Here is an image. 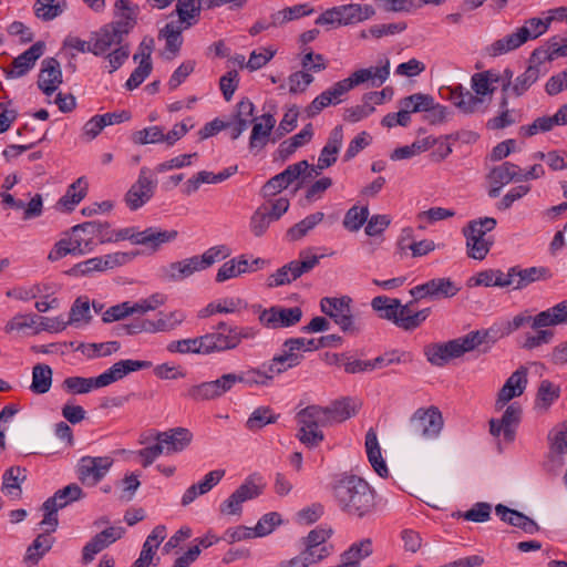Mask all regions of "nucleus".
I'll return each mask as SVG.
<instances>
[{
  "mask_svg": "<svg viewBox=\"0 0 567 567\" xmlns=\"http://www.w3.org/2000/svg\"><path fill=\"white\" fill-rule=\"evenodd\" d=\"M332 497L341 512L351 517L363 518L375 509L374 489L363 478L342 474L330 485Z\"/></svg>",
  "mask_w": 567,
  "mask_h": 567,
  "instance_id": "nucleus-1",
  "label": "nucleus"
},
{
  "mask_svg": "<svg viewBox=\"0 0 567 567\" xmlns=\"http://www.w3.org/2000/svg\"><path fill=\"white\" fill-rule=\"evenodd\" d=\"M488 336V330H476L447 342L430 343L424 347V355L432 365L444 367L450 360L461 358L485 343Z\"/></svg>",
  "mask_w": 567,
  "mask_h": 567,
  "instance_id": "nucleus-2",
  "label": "nucleus"
},
{
  "mask_svg": "<svg viewBox=\"0 0 567 567\" xmlns=\"http://www.w3.org/2000/svg\"><path fill=\"white\" fill-rule=\"evenodd\" d=\"M230 255V250L225 245L208 248L200 256H192L179 261L168 264L161 269V277L165 281H182L189 278L197 271L205 270L219 259H225Z\"/></svg>",
  "mask_w": 567,
  "mask_h": 567,
  "instance_id": "nucleus-3",
  "label": "nucleus"
},
{
  "mask_svg": "<svg viewBox=\"0 0 567 567\" xmlns=\"http://www.w3.org/2000/svg\"><path fill=\"white\" fill-rule=\"evenodd\" d=\"M443 424L442 413L436 406L420 408L410 417V435L413 439L432 440L439 436Z\"/></svg>",
  "mask_w": 567,
  "mask_h": 567,
  "instance_id": "nucleus-4",
  "label": "nucleus"
},
{
  "mask_svg": "<svg viewBox=\"0 0 567 567\" xmlns=\"http://www.w3.org/2000/svg\"><path fill=\"white\" fill-rule=\"evenodd\" d=\"M84 223L75 225L71 228L69 238L60 239L50 251L48 258L56 261L66 255L82 256L93 251L96 243L92 235H84Z\"/></svg>",
  "mask_w": 567,
  "mask_h": 567,
  "instance_id": "nucleus-5",
  "label": "nucleus"
},
{
  "mask_svg": "<svg viewBox=\"0 0 567 567\" xmlns=\"http://www.w3.org/2000/svg\"><path fill=\"white\" fill-rule=\"evenodd\" d=\"M565 306L559 307V303L554 305L536 315H530L528 311L520 312L513 317L508 322V332H514L524 326L530 328H539L542 326H563L567 320V310Z\"/></svg>",
  "mask_w": 567,
  "mask_h": 567,
  "instance_id": "nucleus-6",
  "label": "nucleus"
},
{
  "mask_svg": "<svg viewBox=\"0 0 567 567\" xmlns=\"http://www.w3.org/2000/svg\"><path fill=\"white\" fill-rule=\"evenodd\" d=\"M84 496L82 488L78 484H70L56 491L53 496L49 497L42 505L44 516L41 522L42 526H49L50 532H54L58 527V511L66 507L69 504L81 499Z\"/></svg>",
  "mask_w": 567,
  "mask_h": 567,
  "instance_id": "nucleus-7",
  "label": "nucleus"
},
{
  "mask_svg": "<svg viewBox=\"0 0 567 567\" xmlns=\"http://www.w3.org/2000/svg\"><path fill=\"white\" fill-rule=\"evenodd\" d=\"M351 298L343 296L341 298L324 297L320 301L321 311L330 317L340 329L350 334L358 333L360 328L355 323L351 312Z\"/></svg>",
  "mask_w": 567,
  "mask_h": 567,
  "instance_id": "nucleus-8",
  "label": "nucleus"
},
{
  "mask_svg": "<svg viewBox=\"0 0 567 567\" xmlns=\"http://www.w3.org/2000/svg\"><path fill=\"white\" fill-rule=\"evenodd\" d=\"M241 380L237 373H225L220 378L192 385L186 396L194 401L215 400L229 392Z\"/></svg>",
  "mask_w": 567,
  "mask_h": 567,
  "instance_id": "nucleus-9",
  "label": "nucleus"
},
{
  "mask_svg": "<svg viewBox=\"0 0 567 567\" xmlns=\"http://www.w3.org/2000/svg\"><path fill=\"white\" fill-rule=\"evenodd\" d=\"M400 105L411 107L414 113L424 112V121L435 125L446 121L449 110L446 106L435 103L430 94L414 93L400 101Z\"/></svg>",
  "mask_w": 567,
  "mask_h": 567,
  "instance_id": "nucleus-10",
  "label": "nucleus"
},
{
  "mask_svg": "<svg viewBox=\"0 0 567 567\" xmlns=\"http://www.w3.org/2000/svg\"><path fill=\"white\" fill-rule=\"evenodd\" d=\"M262 492L264 485L257 484L255 477L249 476L220 504L219 512L223 515L239 516L243 512V503L257 498Z\"/></svg>",
  "mask_w": 567,
  "mask_h": 567,
  "instance_id": "nucleus-11",
  "label": "nucleus"
},
{
  "mask_svg": "<svg viewBox=\"0 0 567 567\" xmlns=\"http://www.w3.org/2000/svg\"><path fill=\"white\" fill-rule=\"evenodd\" d=\"M114 460L111 456H83L78 464V477L86 486H95L109 473Z\"/></svg>",
  "mask_w": 567,
  "mask_h": 567,
  "instance_id": "nucleus-12",
  "label": "nucleus"
},
{
  "mask_svg": "<svg viewBox=\"0 0 567 567\" xmlns=\"http://www.w3.org/2000/svg\"><path fill=\"white\" fill-rule=\"evenodd\" d=\"M150 169L142 167L137 181L125 194V203L131 210H136L145 205L154 195L157 181L148 176Z\"/></svg>",
  "mask_w": 567,
  "mask_h": 567,
  "instance_id": "nucleus-13",
  "label": "nucleus"
},
{
  "mask_svg": "<svg viewBox=\"0 0 567 567\" xmlns=\"http://www.w3.org/2000/svg\"><path fill=\"white\" fill-rule=\"evenodd\" d=\"M460 288L450 278H435L422 285H417L410 290L415 300L430 298L440 300L454 297Z\"/></svg>",
  "mask_w": 567,
  "mask_h": 567,
  "instance_id": "nucleus-14",
  "label": "nucleus"
},
{
  "mask_svg": "<svg viewBox=\"0 0 567 567\" xmlns=\"http://www.w3.org/2000/svg\"><path fill=\"white\" fill-rule=\"evenodd\" d=\"M302 318L299 307L285 308L272 306L259 315V321L269 329L288 328L297 324Z\"/></svg>",
  "mask_w": 567,
  "mask_h": 567,
  "instance_id": "nucleus-15",
  "label": "nucleus"
},
{
  "mask_svg": "<svg viewBox=\"0 0 567 567\" xmlns=\"http://www.w3.org/2000/svg\"><path fill=\"white\" fill-rule=\"evenodd\" d=\"M140 7L131 3L130 0H116L114 4L115 20L109 25L125 38L136 25Z\"/></svg>",
  "mask_w": 567,
  "mask_h": 567,
  "instance_id": "nucleus-16",
  "label": "nucleus"
},
{
  "mask_svg": "<svg viewBox=\"0 0 567 567\" xmlns=\"http://www.w3.org/2000/svg\"><path fill=\"white\" fill-rule=\"evenodd\" d=\"M522 416V408L517 403L508 405L501 419H492L489 421V432L493 436L503 434L507 442L514 441L515 429Z\"/></svg>",
  "mask_w": 567,
  "mask_h": 567,
  "instance_id": "nucleus-17",
  "label": "nucleus"
},
{
  "mask_svg": "<svg viewBox=\"0 0 567 567\" xmlns=\"http://www.w3.org/2000/svg\"><path fill=\"white\" fill-rule=\"evenodd\" d=\"M125 529L121 526H112L96 534L82 550V559L84 563H90L94 559V556L122 538Z\"/></svg>",
  "mask_w": 567,
  "mask_h": 567,
  "instance_id": "nucleus-18",
  "label": "nucleus"
},
{
  "mask_svg": "<svg viewBox=\"0 0 567 567\" xmlns=\"http://www.w3.org/2000/svg\"><path fill=\"white\" fill-rule=\"evenodd\" d=\"M62 83L60 62L55 58H45L38 75V87L47 95H52Z\"/></svg>",
  "mask_w": 567,
  "mask_h": 567,
  "instance_id": "nucleus-19",
  "label": "nucleus"
},
{
  "mask_svg": "<svg viewBox=\"0 0 567 567\" xmlns=\"http://www.w3.org/2000/svg\"><path fill=\"white\" fill-rule=\"evenodd\" d=\"M152 367L151 361L143 360H120L114 363L110 369L99 375L97 382L102 384V388L110 385L113 382H116L124 377H126L131 372L140 371L143 369H148Z\"/></svg>",
  "mask_w": 567,
  "mask_h": 567,
  "instance_id": "nucleus-20",
  "label": "nucleus"
},
{
  "mask_svg": "<svg viewBox=\"0 0 567 567\" xmlns=\"http://www.w3.org/2000/svg\"><path fill=\"white\" fill-rule=\"evenodd\" d=\"M44 53V43L35 42L12 61V69L6 70L7 78L16 79L25 75L35 64V61Z\"/></svg>",
  "mask_w": 567,
  "mask_h": 567,
  "instance_id": "nucleus-21",
  "label": "nucleus"
},
{
  "mask_svg": "<svg viewBox=\"0 0 567 567\" xmlns=\"http://www.w3.org/2000/svg\"><path fill=\"white\" fill-rule=\"evenodd\" d=\"M343 143V128L336 126L329 134L326 145L320 152L318 163L313 166L320 173L337 162V155Z\"/></svg>",
  "mask_w": 567,
  "mask_h": 567,
  "instance_id": "nucleus-22",
  "label": "nucleus"
},
{
  "mask_svg": "<svg viewBox=\"0 0 567 567\" xmlns=\"http://www.w3.org/2000/svg\"><path fill=\"white\" fill-rule=\"evenodd\" d=\"M155 439L157 442L163 443L164 452L171 454L186 449L190 444L193 435L185 427H175L156 433Z\"/></svg>",
  "mask_w": 567,
  "mask_h": 567,
  "instance_id": "nucleus-23",
  "label": "nucleus"
},
{
  "mask_svg": "<svg viewBox=\"0 0 567 567\" xmlns=\"http://www.w3.org/2000/svg\"><path fill=\"white\" fill-rule=\"evenodd\" d=\"M415 300H411L405 305L400 302V307H398V321H395V326L404 331H412L419 328L430 316V308H425L419 311L413 310V305Z\"/></svg>",
  "mask_w": 567,
  "mask_h": 567,
  "instance_id": "nucleus-24",
  "label": "nucleus"
},
{
  "mask_svg": "<svg viewBox=\"0 0 567 567\" xmlns=\"http://www.w3.org/2000/svg\"><path fill=\"white\" fill-rule=\"evenodd\" d=\"M447 91L449 100L463 113H474L478 111L484 103L483 97L473 94L460 84L455 87H449Z\"/></svg>",
  "mask_w": 567,
  "mask_h": 567,
  "instance_id": "nucleus-25",
  "label": "nucleus"
},
{
  "mask_svg": "<svg viewBox=\"0 0 567 567\" xmlns=\"http://www.w3.org/2000/svg\"><path fill=\"white\" fill-rule=\"evenodd\" d=\"M94 55L107 53L113 45H122L124 38L112 25L105 24L92 34Z\"/></svg>",
  "mask_w": 567,
  "mask_h": 567,
  "instance_id": "nucleus-26",
  "label": "nucleus"
},
{
  "mask_svg": "<svg viewBox=\"0 0 567 567\" xmlns=\"http://www.w3.org/2000/svg\"><path fill=\"white\" fill-rule=\"evenodd\" d=\"M275 125L276 118L269 113L261 115L260 122L255 121L249 137L250 150L264 148L269 141V136Z\"/></svg>",
  "mask_w": 567,
  "mask_h": 567,
  "instance_id": "nucleus-27",
  "label": "nucleus"
},
{
  "mask_svg": "<svg viewBox=\"0 0 567 567\" xmlns=\"http://www.w3.org/2000/svg\"><path fill=\"white\" fill-rule=\"evenodd\" d=\"M177 230H162L156 227H148L138 233V245L151 248L152 251H157L164 244L174 241L177 238Z\"/></svg>",
  "mask_w": 567,
  "mask_h": 567,
  "instance_id": "nucleus-28",
  "label": "nucleus"
},
{
  "mask_svg": "<svg viewBox=\"0 0 567 567\" xmlns=\"http://www.w3.org/2000/svg\"><path fill=\"white\" fill-rule=\"evenodd\" d=\"M509 277L515 278V289H523L535 281L549 279L551 274L549 269L545 267H529L523 269L515 266L509 268Z\"/></svg>",
  "mask_w": 567,
  "mask_h": 567,
  "instance_id": "nucleus-29",
  "label": "nucleus"
},
{
  "mask_svg": "<svg viewBox=\"0 0 567 567\" xmlns=\"http://www.w3.org/2000/svg\"><path fill=\"white\" fill-rule=\"evenodd\" d=\"M202 354L219 353L234 350L235 344L231 332H209L202 336Z\"/></svg>",
  "mask_w": 567,
  "mask_h": 567,
  "instance_id": "nucleus-30",
  "label": "nucleus"
},
{
  "mask_svg": "<svg viewBox=\"0 0 567 567\" xmlns=\"http://www.w3.org/2000/svg\"><path fill=\"white\" fill-rule=\"evenodd\" d=\"M365 451L368 460L373 470L381 476L386 477L389 470L382 457L381 447L375 431L371 427L365 434Z\"/></svg>",
  "mask_w": 567,
  "mask_h": 567,
  "instance_id": "nucleus-31",
  "label": "nucleus"
},
{
  "mask_svg": "<svg viewBox=\"0 0 567 567\" xmlns=\"http://www.w3.org/2000/svg\"><path fill=\"white\" fill-rule=\"evenodd\" d=\"M330 412L327 408L319 405H309L297 413V421L300 426L308 429H319L330 424Z\"/></svg>",
  "mask_w": 567,
  "mask_h": 567,
  "instance_id": "nucleus-32",
  "label": "nucleus"
},
{
  "mask_svg": "<svg viewBox=\"0 0 567 567\" xmlns=\"http://www.w3.org/2000/svg\"><path fill=\"white\" fill-rule=\"evenodd\" d=\"M523 44H525L524 37H522V33L517 28L513 33L492 42L488 47H486L485 51L489 56L496 58L512 52L520 48Z\"/></svg>",
  "mask_w": 567,
  "mask_h": 567,
  "instance_id": "nucleus-33",
  "label": "nucleus"
},
{
  "mask_svg": "<svg viewBox=\"0 0 567 567\" xmlns=\"http://www.w3.org/2000/svg\"><path fill=\"white\" fill-rule=\"evenodd\" d=\"M545 72L546 70L528 65L522 74L514 79L513 85L509 89V96L520 97L524 95Z\"/></svg>",
  "mask_w": 567,
  "mask_h": 567,
  "instance_id": "nucleus-34",
  "label": "nucleus"
},
{
  "mask_svg": "<svg viewBox=\"0 0 567 567\" xmlns=\"http://www.w3.org/2000/svg\"><path fill=\"white\" fill-rule=\"evenodd\" d=\"M492 185H507L512 182H520V167L512 162H504L495 166L488 173Z\"/></svg>",
  "mask_w": 567,
  "mask_h": 567,
  "instance_id": "nucleus-35",
  "label": "nucleus"
},
{
  "mask_svg": "<svg viewBox=\"0 0 567 567\" xmlns=\"http://www.w3.org/2000/svg\"><path fill=\"white\" fill-rule=\"evenodd\" d=\"M87 183L83 177L72 183L66 193L58 200V206L66 212H72L78 204L86 196Z\"/></svg>",
  "mask_w": 567,
  "mask_h": 567,
  "instance_id": "nucleus-36",
  "label": "nucleus"
},
{
  "mask_svg": "<svg viewBox=\"0 0 567 567\" xmlns=\"http://www.w3.org/2000/svg\"><path fill=\"white\" fill-rule=\"evenodd\" d=\"M313 8L308 4H296L278 10L270 14L272 28H279L290 21L298 20L313 13Z\"/></svg>",
  "mask_w": 567,
  "mask_h": 567,
  "instance_id": "nucleus-37",
  "label": "nucleus"
},
{
  "mask_svg": "<svg viewBox=\"0 0 567 567\" xmlns=\"http://www.w3.org/2000/svg\"><path fill=\"white\" fill-rule=\"evenodd\" d=\"M279 175L286 185L289 186L299 178H301L302 182L311 179L320 175V172L317 171L313 165H310L306 159H303L289 165L284 172L279 173Z\"/></svg>",
  "mask_w": 567,
  "mask_h": 567,
  "instance_id": "nucleus-38",
  "label": "nucleus"
},
{
  "mask_svg": "<svg viewBox=\"0 0 567 567\" xmlns=\"http://www.w3.org/2000/svg\"><path fill=\"white\" fill-rule=\"evenodd\" d=\"M343 25L359 23L374 16L375 10L371 4L350 3L339 6Z\"/></svg>",
  "mask_w": 567,
  "mask_h": 567,
  "instance_id": "nucleus-39",
  "label": "nucleus"
},
{
  "mask_svg": "<svg viewBox=\"0 0 567 567\" xmlns=\"http://www.w3.org/2000/svg\"><path fill=\"white\" fill-rule=\"evenodd\" d=\"M25 472V468L20 466L8 468L2 477V492L13 498H20L22 493L20 484L27 478Z\"/></svg>",
  "mask_w": 567,
  "mask_h": 567,
  "instance_id": "nucleus-40",
  "label": "nucleus"
},
{
  "mask_svg": "<svg viewBox=\"0 0 567 567\" xmlns=\"http://www.w3.org/2000/svg\"><path fill=\"white\" fill-rule=\"evenodd\" d=\"M555 326H542L539 328H532L534 332H526L522 342V349L532 351L544 344H549L555 337V331L551 329Z\"/></svg>",
  "mask_w": 567,
  "mask_h": 567,
  "instance_id": "nucleus-41",
  "label": "nucleus"
},
{
  "mask_svg": "<svg viewBox=\"0 0 567 567\" xmlns=\"http://www.w3.org/2000/svg\"><path fill=\"white\" fill-rule=\"evenodd\" d=\"M361 403L357 400L346 398L340 401L333 402L327 410L330 412V424L333 422H341L355 415Z\"/></svg>",
  "mask_w": 567,
  "mask_h": 567,
  "instance_id": "nucleus-42",
  "label": "nucleus"
},
{
  "mask_svg": "<svg viewBox=\"0 0 567 567\" xmlns=\"http://www.w3.org/2000/svg\"><path fill=\"white\" fill-rule=\"evenodd\" d=\"M202 10V0H177L176 12L178 23L189 28L198 21Z\"/></svg>",
  "mask_w": 567,
  "mask_h": 567,
  "instance_id": "nucleus-43",
  "label": "nucleus"
},
{
  "mask_svg": "<svg viewBox=\"0 0 567 567\" xmlns=\"http://www.w3.org/2000/svg\"><path fill=\"white\" fill-rule=\"evenodd\" d=\"M185 318L186 315L182 310L159 312L156 320H150L151 333L172 331L181 326Z\"/></svg>",
  "mask_w": 567,
  "mask_h": 567,
  "instance_id": "nucleus-44",
  "label": "nucleus"
},
{
  "mask_svg": "<svg viewBox=\"0 0 567 567\" xmlns=\"http://www.w3.org/2000/svg\"><path fill=\"white\" fill-rule=\"evenodd\" d=\"M184 25L178 22H168L163 29L159 30L158 38L166 41V50L173 55H176L183 44L182 32L186 30Z\"/></svg>",
  "mask_w": 567,
  "mask_h": 567,
  "instance_id": "nucleus-45",
  "label": "nucleus"
},
{
  "mask_svg": "<svg viewBox=\"0 0 567 567\" xmlns=\"http://www.w3.org/2000/svg\"><path fill=\"white\" fill-rule=\"evenodd\" d=\"M566 121L561 114H554L553 116L537 117L532 124L523 125L519 128V134L524 137H530L538 133H545L550 131L555 125H559V122Z\"/></svg>",
  "mask_w": 567,
  "mask_h": 567,
  "instance_id": "nucleus-46",
  "label": "nucleus"
},
{
  "mask_svg": "<svg viewBox=\"0 0 567 567\" xmlns=\"http://www.w3.org/2000/svg\"><path fill=\"white\" fill-rule=\"evenodd\" d=\"M65 0H35L33 9L37 18L51 21L61 16L66 9Z\"/></svg>",
  "mask_w": 567,
  "mask_h": 567,
  "instance_id": "nucleus-47",
  "label": "nucleus"
},
{
  "mask_svg": "<svg viewBox=\"0 0 567 567\" xmlns=\"http://www.w3.org/2000/svg\"><path fill=\"white\" fill-rule=\"evenodd\" d=\"M371 307L379 313L381 319L391 321L394 324L398 321L396 311L398 307H400V299L378 296L372 299Z\"/></svg>",
  "mask_w": 567,
  "mask_h": 567,
  "instance_id": "nucleus-48",
  "label": "nucleus"
},
{
  "mask_svg": "<svg viewBox=\"0 0 567 567\" xmlns=\"http://www.w3.org/2000/svg\"><path fill=\"white\" fill-rule=\"evenodd\" d=\"M52 384V369L48 364L39 363L32 369L30 390L35 394L49 392Z\"/></svg>",
  "mask_w": 567,
  "mask_h": 567,
  "instance_id": "nucleus-49",
  "label": "nucleus"
},
{
  "mask_svg": "<svg viewBox=\"0 0 567 567\" xmlns=\"http://www.w3.org/2000/svg\"><path fill=\"white\" fill-rule=\"evenodd\" d=\"M243 307V300L239 298H224L217 302H210L199 310V318H207L215 313H234Z\"/></svg>",
  "mask_w": 567,
  "mask_h": 567,
  "instance_id": "nucleus-50",
  "label": "nucleus"
},
{
  "mask_svg": "<svg viewBox=\"0 0 567 567\" xmlns=\"http://www.w3.org/2000/svg\"><path fill=\"white\" fill-rule=\"evenodd\" d=\"M324 218V214L321 212H317L311 214L295 224L287 230V237L291 241H296L305 237L311 229H313L319 223H321Z\"/></svg>",
  "mask_w": 567,
  "mask_h": 567,
  "instance_id": "nucleus-51",
  "label": "nucleus"
},
{
  "mask_svg": "<svg viewBox=\"0 0 567 567\" xmlns=\"http://www.w3.org/2000/svg\"><path fill=\"white\" fill-rule=\"evenodd\" d=\"M560 396V388L549 380L540 381L536 393V406L548 410Z\"/></svg>",
  "mask_w": 567,
  "mask_h": 567,
  "instance_id": "nucleus-52",
  "label": "nucleus"
},
{
  "mask_svg": "<svg viewBox=\"0 0 567 567\" xmlns=\"http://www.w3.org/2000/svg\"><path fill=\"white\" fill-rule=\"evenodd\" d=\"M50 528L48 533H43L38 535V537L32 542V544L27 549L25 559L37 564L45 553H48L54 543V538L49 535Z\"/></svg>",
  "mask_w": 567,
  "mask_h": 567,
  "instance_id": "nucleus-53",
  "label": "nucleus"
},
{
  "mask_svg": "<svg viewBox=\"0 0 567 567\" xmlns=\"http://www.w3.org/2000/svg\"><path fill=\"white\" fill-rule=\"evenodd\" d=\"M553 19V17H548L546 19L532 18L526 20L524 25L518 28L522 37H524L525 43L544 34L548 30Z\"/></svg>",
  "mask_w": 567,
  "mask_h": 567,
  "instance_id": "nucleus-54",
  "label": "nucleus"
},
{
  "mask_svg": "<svg viewBox=\"0 0 567 567\" xmlns=\"http://www.w3.org/2000/svg\"><path fill=\"white\" fill-rule=\"evenodd\" d=\"M321 257L310 254L309 250H302L299 254V259L289 262L291 268L288 269L297 280L302 275L310 272L319 264Z\"/></svg>",
  "mask_w": 567,
  "mask_h": 567,
  "instance_id": "nucleus-55",
  "label": "nucleus"
},
{
  "mask_svg": "<svg viewBox=\"0 0 567 567\" xmlns=\"http://www.w3.org/2000/svg\"><path fill=\"white\" fill-rule=\"evenodd\" d=\"M96 378H82V377H70L63 381V388L75 394L89 393L93 389L102 388V384L97 382Z\"/></svg>",
  "mask_w": 567,
  "mask_h": 567,
  "instance_id": "nucleus-56",
  "label": "nucleus"
},
{
  "mask_svg": "<svg viewBox=\"0 0 567 567\" xmlns=\"http://www.w3.org/2000/svg\"><path fill=\"white\" fill-rule=\"evenodd\" d=\"M121 344L117 341H107L101 343H82L78 350L86 355L87 358H100L107 357L120 350Z\"/></svg>",
  "mask_w": 567,
  "mask_h": 567,
  "instance_id": "nucleus-57",
  "label": "nucleus"
},
{
  "mask_svg": "<svg viewBox=\"0 0 567 567\" xmlns=\"http://www.w3.org/2000/svg\"><path fill=\"white\" fill-rule=\"evenodd\" d=\"M496 227V219L492 217H484L468 223L463 228V234L468 240L470 237H476L477 239H487L485 237L487 231H492Z\"/></svg>",
  "mask_w": 567,
  "mask_h": 567,
  "instance_id": "nucleus-58",
  "label": "nucleus"
},
{
  "mask_svg": "<svg viewBox=\"0 0 567 567\" xmlns=\"http://www.w3.org/2000/svg\"><path fill=\"white\" fill-rule=\"evenodd\" d=\"M278 415L274 414L269 406L257 408L248 417L246 426L250 431H258L267 424L275 423Z\"/></svg>",
  "mask_w": 567,
  "mask_h": 567,
  "instance_id": "nucleus-59",
  "label": "nucleus"
},
{
  "mask_svg": "<svg viewBox=\"0 0 567 567\" xmlns=\"http://www.w3.org/2000/svg\"><path fill=\"white\" fill-rule=\"evenodd\" d=\"M84 235H92L93 240L99 239L100 244L113 243L114 230L107 221L92 220L84 223Z\"/></svg>",
  "mask_w": 567,
  "mask_h": 567,
  "instance_id": "nucleus-60",
  "label": "nucleus"
},
{
  "mask_svg": "<svg viewBox=\"0 0 567 567\" xmlns=\"http://www.w3.org/2000/svg\"><path fill=\"white\" fill-rule=\"evenodd\" d=\"M556 37L551 38L545 45L539 47L533 51L529 58V65H535L542 70L545 62H551L558 58V52L555 51Z\"/></svg>",
  "mask_w": 567,
  "mask_h": 567,
  "instance_id": "nucleus-61",
  "label": "nucleus"
},
{
  "mask_svg": "<svg viewBox=\"0 0 567 567\" xmlns=\"http://www.w3.org/2000/svg\"><path fill=\"white\" fill-rule=\"evenodd\" d=\"M271 221L274 220L269 217L268 206L264 204L251 215L249 227L256 237H261L267 231Z\"/></svg>",
  "mask_w": 567,
  "mask_h": 567,
  "instance_id": "nucleus-62",
  "label": "nucleus"
},
{
  "mask_svg": "<svg viewBox=\"0 0 567 567\" xmlns=\"http://www.w3.org/2000/svg\"><path fill=\"white\" fill-rule=\"evenodd\" d=\"M90 301L86 297H79L70 309L69 320L66 324H76L81 321L89 323L91 320Z\"/></svg>",
  "mask_w": 567,
  "mask_h": 567,
  "instance_id": "nucleus-63",
  "label": "nucleus"
},
{
  "mask_svg": "<svg viewBox=\"0 0 567 567\" xmlns=\"http://www.w3.org/2000/svg\"><path fill=\"white\" fill-rule=\"evenodd\" d=\"M369 218L368 207H351L344 216L343 226L350 231H358Z\"/></svg>",
  "mask_w": 567,
  "mask_h": 567,
  "instance_id": "nucleus-64",
  "label": "nucleus"
}]
</instances>
